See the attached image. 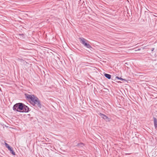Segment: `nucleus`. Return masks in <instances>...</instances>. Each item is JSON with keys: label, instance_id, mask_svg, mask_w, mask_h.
<instances>
[{"label": "nucleus", "instance_id": "9", "mask_svg": "<svg viewBox=\"0 0 157 157\" xmlns=\"http://www.w3.org/2000/svg\"><path fill=\"white\" fill-rule=\"evenodd\" d=\"M84 145V144L82 143H78L77 145V146L78 147H82Z\"/></svg>", "mask_w": 157, "mask_h": 157}, {"label": "nucleus", "instance_id": "8", "mask_svg": "<svg viewBox=\"0 0 157 157\" xmlns=\"http://www.w3.org/2000/svg\"><path fill=\"white\" fill-rule=\"evenodd\" d=\"M105 76L108 79H110L111 78V76L110 75L105 73L104 74Z\"/></svg>", "mask_w": 157, "mask_h": 157}, {"label": "nucleus", "instance_id": "2", "mask_svg": "<svg viewBox=\"0 0 157 157\" xmlns=\"http://www.w3.org/2000/svg\"><path fill=\"white\" fill-rule=\"evenodd\" d=\"M79 40H80V42L86 47L89 48L91 49L92 48L90 44L87 43L88 41L85 39L83 37H80L79 38Z\"/></svg>", "mask_w": 157, "mask_h": 157}, {"label": "nucleus", "instance_id": "4", "mask_svg": "<svg viewBox=\"0 0 157 157\" xmlns=\"http://www.w3.org/2000/svg\"><path fill=\"white\" fill-rule=\"evenodd\" d=\"M99 115L101 117V118L104 119L106 122H109L111 121V119L108 118L105 115L101 113H99Z\"/></svg>", "mask_w": 157, "mask_h": 157}, {"label": "nucleus", "instance_id": "11", "mask_svg": "<svg viewBox=\"0 0 157 157\" xmlns=\"http://www.w3.org/2000/svg\"><path fill=\"white\" fill-rule=\"evenodd\" d=\"M19 36H20V38H23L25 37V35L24 34H19Z\"/></svg>", "mask_w": 157, "mask_h": 157}, {"label": "nucleus", "instance_id": "5", "mask_svg": "<svg viewBox=\"0 0 157 157\" xmlns=\"http://www.w3.org/2000/svg\"><path fill=\"white\" fill-rule=\"evenodd\" d=\"M5 145L6 147L10 151L11 153L13 155H15V153L13 151L12 148L10 146V145L7 143H5Z\"/></svg>", "mask_w": 157, "mask_h": 157}, {"label": "nucleus", "instance_id": "6", "mask_svg": "<svg viewBox=\"0 0 157 157\" xmlns=\"http://www.w3.org/2000/svg\"><path fill=\"white\" fill-rule=\"evenodd\" d=\"M25 96H26V98L28 99H29L30 100V101L33 99V98L34 96V95H30L28 94H25Z\"/></svg>", "mask_w": 157, "mask_h": 157}, {"label": "nucleus", "instance_id": "7", "mask_svg": "<svg viewBox=\"0 0 157 157\" xmlns=\"http://www.w3.org/2000/svg\"><path fill=\"white\" fill-rule=\"evenodd\" d=\"M154 123L155 128H157V119L155 117H153Z\"/></svg>", "mask_w": 157, "mask_h": 157}, {"label": "nucleus", "instance_id": "3", "mask_svg": "<svg viewBox=\"0 0 157 157\" xmlns=\"http://www.w3.org/2000/svg\"><path fill=\"white\" fill-rule=\"evenodd\" d=\"M31 101L32 102V104L33 105H36L39 108H41V104L40 101L36 97L34 96L33 98V99Z\"/></svg>", "mask_w": 157, "mask_h": 157}, {"label": "nucleus", "instance_id": "10", "mask_svg": "<svg viewBox=\"0 0 157 157\" xmlns=\"http://www.w3.org/2000/svg\"><path fill=\"white\" fill-rule=\"evenodd\" d=\"M115 78H116V79H118L122 81H126V80L125 79H123L119 77L118 76L116 77Z\"/></svg>", "mask_w": 157, "mask_h": 157}, {"label": "nucleus", "instance_id": "1", "mask_svg": "<svg viewBox=\"0 0 157 157\" xmlns=\"http://www.w3.org/2000/svg\"><path fill=\"white\" fill-rule=\"evenodd\" d=\"M13 110L19 112L28 113L29 111V108L27 105L22 103H17L13 106Z\"/></svg>", "mask_w": 157, "mask_h": 157}, {"label": "nucleus", "instance_id": "12", "mask_svg": "<svg viewBox=\"0 0 157 157\" xmlns=\"http://www.w3.org/2000/svg\"><path fill=\"white\" fill-rule=\"evenodd\" d=\"M154 49H155L154 48H152L151 49V51H153L154 50Z\"/></svg>", "mask_w": 157, "mask_h": 157}]
</instances>
